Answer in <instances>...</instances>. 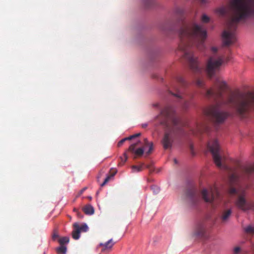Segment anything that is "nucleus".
Listing matches in <instances>:
<instances>
[{
	"instance_id": "nucleus-36",
	"label": "nucleus",
	"mask_w": 254,
	"mask_h": 254,
	"mask_svg": "<svg viewBox=\"0 0 254 254\" xmlns=\"http://www.w3.org/2000/svg\"><path fill=\"white\" fill-rule=\"evenodd\" d=\"M149 171H150V173H152V172H153L154 171V168L153 166H150L149 168Z\"/></svg>"
},
{
	"instance_id": "nucleus-13",
	"label": "nucleus",
	"mask_w": 254,
	"mask_h": 254,
	"mask_svg": "<svg viewBox=\"0 0 254 254\" xmlns=\"http://www.w3.org/2000/svg\"><path fill=\"white\" fill-rule=\"evenodd\" d=\"M162 143L165 149H167L171 147L172 139L171 132H167L165 133L164 137L162 140Z\"/></svg>"
},
{
	"instance_id": "nucleus-18",
	"label": "nucleus",
	"mask_w": 254,
	"mask_h": 254,
	"mask_svg": "<svg viewBox=\"0 0 254 254\" xmlns=\"http://www.w3.org/2000/svg\"><path fill=\"white\" fill-rule=\"evenodd\" d=\"M83 211L87 215H92L94 212L93 207L90 204H87L82 208Z\"/></svg>"
},
{
	"instance_id": "nucleus-30",
	"label": "nucleus",
	"mask_w": 254,
	"mask_h": 254,
	"mask_svg": "<svg viewBox=\"0 0 254 254\" xmlns=\"http://www.w3.org/2000/svg\"><path fill=\"white\" fill-rule=\"evenodd\" d=\"M201 21L204 23H208L209 21V18L205 14H203L201 17Z\"/></svg>"
},
{
	"instance_id": "nucleus-12",
	"label": "nucleus",
	"mask_w": 254,
	"mask_h": 254,
	"mask_svg": "<svg viewBox=\"0 0 254 254\" xmlns=\"http://www.w3.org/2000/svg\"><path fill=\"white\" fill-rule=\"evenodd\" d=\"M140 143V141H138L135 143H132L130 145L128 150L132 153H134L136 156H141L144 153V149L142 147H139L135 149L136 147L139 143Z\"/></svg>"
},
{
	"instance_id": "nucleus-38",
	"label": "nucleus",
	"mask_w": 254,
	"mask_h": 254,
	"mask_svg": "<svg viewBox=\"0 0 254 254\" xmlns=\"http://www.w3.org/2000/svg\"><path fill=\"white\" fill-rule=\"evenodd\" d=\"M147 124H143V125H142V127H143V128H145V127H147Z\"/></svg>"
},
{
	"instance_id": "nucleus-19",
	"label": "nucleus",
	"mask_w": 254,
	"mask_h": 254,
	"mask_svg": "<svg viewBox=\"0 0 254 254\" xmlns=\"http://www.w3.org/2000/svg\"><path fill=\"white\" fill-rule=\"evenodd\" d=\"M231 213L232 211L231 209L226 210L223 212L221 216V220L222 222L224 223L228 220V218L231 214Z\"/></svg>"
},
{
	"instance_id": "nucleus-9",
	"label": "nucleus",
	"mask_w": 254,
	"mask_h": 254,
	"mask_svg": "<svg viewBox=\"0 0 254 254\" xmlns=\"http://www.w3.org/2000/svg\"><path fill=\"white\" fill-rule=\"evenodd\" d=\"M186 195L188 204L190 207L196 206L200 200L197 190L193 187H191L186 190Z\"/></svg>"
},
{
	"instance_id": "nucleus-40",
	"label": "nucleus",
	"mask_w": 254,
	"mask_h": 254,
	"mask_svg": "<svg viewBox=\"0 0 254 254\" xmlns=\"http://www.w3.org/2000/svg\"><path fill=\"white\" fill-rule=\"evenodd\" d=\"M174 161H175V162L176 163H177V160H176V159H175V160H174Z\"/></svg>"
},
{
	"instance_id": "nucleus-20",
	"label": "nucleus",
	"mask_w": 254,
	"mask_h": 254,
	"mask_svg": "<svg viewBox=\"0 0 254 254\" xmlns=\"http://www.w3.org/2000/svg\"><path fill=\"white\" fill-rule=\"evenodd\" d=\"M245 233L248 234H254V226L252 225H249L244 228Z\"/></svg>"
},
{
	"instance_id": "nucleus-24",
	"label": "nucleus",
	"mask_w": 254,
	"mask_h": 254,
	"mask_svg": "<svg viewBox=\"0 0 254 254\" xmlns=\"http://www.w3.org/2000/svg\"><path fill=\"white\" fill-rule=\"evenodd\" d=\"M58 254H65L66 252V248L64 246H61L57 249Z\"/></svg>"
},
{
	"instance_id": "nucleus-15",
	"label": "nucleus",
	"mask_w": 254,
	"mask_h": 254,
	"mask_svg": "<svg viewBox=\"0 0 254 254\" xmlns=\"http://www.w3.org/2000/svg\"><path fill=\"white\" fill-rule=\"evenodd\" d=\"M114 244L115 242H114L113 239H111L105 244L100 243L99 246L102 247L101 251L102 252H104L106 251H110L112 249L113 246L114 245Z\"/></svg>"
},
{
	"instance_id": "nucleus-23",
	"label": "nucleus",
	"mask_w": 254,
	"mask_h": 254,
	"mask_svg": "<svg viewBox=\"0 0 254 254\" xmlns=\"http://www.w3.org/2000/svg\"><path fill=\"white\" fill-rule=\"evenodd\" d=\"M69 239L68 237H64L59 239V242L61 246H64V244L69 242Z\"/></svg>"
},
{
	"instance_id": "nucleus-28",
	"label": "nucleus",
	"mask_w": 254,
	"mask_h": 254,
	"mask_svg": "<svg viewBox=\"0 0 254 254\" xmlns=\"http://www.w3.org/2000/svg\"><path fill=\"white\" fill-rule=\"evenodd\" d=\"M207 127H203V128L201 127H197V130H192V133L194 134H197V133L199 132L201 133L202 132V131L206 130Z\"/></svg>"
},
{
	"instance_id": "nucleus-3",
	"label": "nucleus",
	"mask_w": 254,
	"mask_h": 254,
	"mask_svg": "<svg viewBox=\"0 0 254 254\" xmlns=\"http://www.w3.org/2000/svg\"><path fill=\"white\" fill-rule=\"evenodd\" d=\"M230 7L231 14L227 20V28L222 35L225 46L236 41L235 31L238 23L254 16V0H233Z\"/></svg>"
},
{
	"instance_id": "nucleus-7",
	"label": "nucleus",
	"mask_w": 254,
	"mask_h": 254,
	"mask_svg": "<svg viewBox=\"0 0 254 254\" xmlns=\"http://www.w3.org/2000/svg\"><path fill=\"white\" fill-rule=\"evenodd\" d=\"M201 195L205 202L212 204L213 207L222 200V196L215 186L211 187L208 190L203 189L201 191Z\"/></svg>"
},
{
	"instance_id": "nucleus-34",
	"label": "nucleus",
	"mask_w": 254,
	"mask_h": 254,
	"mask_svg": "<svg viewBox=\"0 0 254 254\" xmlns=\"http://www.w3.org/2000/svg\"><path fill=\"white\" fill-rule=\"evenodd\" d=\"M73 210H74V211H75L76 213V214H77V215L78 216V217L82 218V217H83L82 215L77 209L74 208Z\"/></svg>"
},
{
	"instance_id": "nucleus-29",
	"label": "nucleus",
	"mask_w": 254,
	"mask_h": 254,
	"mask_svg": "<svg viewBox=\"0 0 254 254\" xmlns=\"http://www.w3.org/2000/svg\"><path fill=\"white\" fill-rule=\"evenodd\" d=\"M127 153H125L124 154V157H121V161L119 163V165H124V164L127 161Z\"/></svg>"
},
{
	"instance_id": "nucleus-8",
	"label": "nucleus",
	"mask_w": 254,
	"mask_h": 254,
	"mask_svg": "<svg viewBox=\"0 0 254 254\" xmlns=\"http://www.w3.org/2000/svg\"><path fill=\"white\" fill-rule=\"evenodd\" d=\"M209 150L211 152L214 161L217 166L221 167L222 166V158L220 155V147L217 140H213L209 141L207 144Z\"/></svg>"
},
{
	"instance_id": "nucleus-21",
	"label": "nucleus",
	"mask_w": 254,
	"mask_h": 254,
	"mask_svg": "<svg viewBox=\"0 0 254 254\" xmlns=\"http://www.w3.org/2000/svg\"><path fill=\"white\" fill-rule=\"evenodd\" d=\"M144 141H145V147L146 146H148L149 147V149L147 151V154H150V153H151V152L152 151V150H153V148H154V147H153V144L152 142H148L147 139H144Z\"/></svg>"
},
{
	"instance_id": "nucleus-32",
	"label": "nucleus",
	"mask_w": 254,
	"mask_h": 254,
	"mask_svg": "<svg viewBox=\"0 0 254 254\" xmlns=\"http://www.w3.org/2000/svg\"><path fill=\"white\" fill-rule=\"evenodd\" d=\"M241 251V249L239 247H235L234 249V253L235 254L239 253Z\"/></svg>"
},
{
	"instance_id": "nucleus-6",
	"label": "nucleus",
	"mask_w": 254,
	"mask_h": 254,
	"mask_svg": "<svg viewBox=\"0 0 254 254\" xmlns=\"http://www.w3.org/2000/svg\"><path fill=\"white\" fill-rule=\"evenodd\" d=\"M176 81L178 85L173 86V88L175 93L170 91V93L174 96L177 97L179 99H183V102L181 103V106L183 109H187L190 106V102L186 99H184L183 97L184 90L187 86V82L184 78L178 75L176 78Z\"/></svg>"
},
{
	"instance_id": "nucleus-26",
	"label": "nucleus",
	"mask_w": 254,
	"mask_h": 254,
	"mask_svg": "<svg viewBox=\"0 0 254 254\" xmlns=\"http://www.w3.org/2000/svg\"><path fill=\"white\" fill-rule=\"evenodd\" d=\"M132 173L138 172L142 170V166L133 165L131 166Z\"/></svg>"
},
{
	"instance_id": "nucleus-14",
	"label": "nucleus",
	"mask_w": 254,
	"mask_h": 254,
	"mask_svg": "<svg viewBox=\"0 0 254 254\" xmlns=\"http://www.w3.org/2000/svg\"><path fill=\"white\" fill-rule=\"evenodd\" d=\"M241 171L242 174L247 176L254 175V164L250 166H242L241 168Z\"/></svg>"
},
{
	"instance_id": "nucleus-11",
	"label": "nucleus",
	"mask_w": 254,
	"mask_h": 254,
	"mask_svg": "<svg viewBox=\"0 0 254 254\" xmlns=\"http://www.w3.org/2000/svg\"><path fill=\"white\" fill-rule=\"evenodd\" d=\"M175 112L174 109L172 107H167L161 112H160V117L161 115L167 117L176 127L179 124V120L175 117Z\"/></svg>"
},
{
	"instance_id": "nucleus-10",
	"label": "nucleus",
	"mask_w": 254,
	"mask_h": 254,
	"mask_svg": "<svg viewBox=\"0 0 254 254\" xmlns=\"http://www.w3.org/2000/svg\"><path fill=\"white\" fill-rule=\"evenodd\" d=\"M208 225L207 218H204L197 221L194 228V235L200 238H205Z\"/></svg>"
},
{
	"instance_id": "nucleus-4",
	"label": "nucleus",
	"mask_w": 254,
	"mask_h": 254,
	"mask_svg": "<svg viewBox=\"0 0 254 254\" xmlns=\"http://www.w3.org/2000/svg\"><path fill=\"white\" fill-rule=\"evenodd\" d=\"M239 177L234 173L229 178L230 189L229 192L230 194H237V200L236 201V206L243 211L250 210L254 207V203L252 201L246 200L245 198V190L239 187Z\"/></svg>"
},
{
	"instance_id": "nucleus-22",
	"label": "nucleus",
	"mask_w": 254,
	"mask_h": 254,
	"mask_svg": "<svg viewBox=\"0 0 254 254\" xmlns=\"http://www.w3.org/2000/svg\"><path fill=\"white\" fill-rule=\"evenodd\" d=\"M117 173V171H114L112 174L109 176H108L105 179L104 181L103 182V183L101 185V187H103L105 186L110 180V179L114 177L115 174Z\"/></svg>"
},
{
	"instance_id": "nucleus-16",
	"label": "nucleus",
	"mask_w": 254,
	"mask_h": 254,
	"mask_svg": "<svg viewBox=\"0 0 254 254\" xmlns=\"http://www.w3.org/2000/svg\"><path fill=\"white\" fill-rule=\"evenodd\" d=\"M73 230L72 233V238L75 240H78L80 237V232L79 231V229L78 227V223H75L73 225Z\"/></svg>"
},
{
	"instance_id": "nucleus-41",
	"label": "nucleus",
	"mask_w": 254,
	"mask_h": 254,
	"mask_svg": "<svg viewBox=\"0 0 254 254\" xmlns=\"http://www.w3.org/2000/svg\"><path fill=\"white\" fill-rule=\"evenodd\" d=\"M157 104L154 105L155 106H157Z\"/></svg>"
},
{
	"instance_id": "nucleus-39",
	"label": "nucleus",
	"mask_w": 254,
	"mask_h": 254,
	"mask_svg": "<svg viewBox=\"0 0 254 254\" xmlns=\"http://www.w3.org/2000/svg\"><path fill=\"white\" fill-rule=\"evenodd\" d=\"M153 192L157 194L158 192V190H153Z\"/></svg>"
},
{
	"instance_id": "nucleus-25",
	"label": "nucleus",
	"mask_w": 254,
	"mask_h": 254,
	"mask_svg": "<svg viewBox=\"0 0 254 254\" xmlns=\"http://www.w3.org/2000/svg\"><path fill=\"white\" fill-rule=\"evenodd\" d=\"M216 12L221 16H224L227 13V9L225 7H220L216 9Z\"/></svg>"
},
{
	"instance_id": "nucleus-31",
	"label": "nucleus",
	"mask_w": 254,
	"mask_h": 254,
	"mask_svg": "<svg viewBox=\"0 0 254 254\" xmlns=\"http://www.w3.org/2000/svg\"><path fill=\"white\" fill-rule=\"evenodd\" d=\"M196 84L199 87H202L203 86V81L200 79H198L196 81Z\"/></svg>"
},
{
	"instance_id": "nucleus-33",
	"label": "nucleus",
	"mask_w": 254,
	"mask_h": 254,
	"mask_svg": "<svg viewBox=\"0 0 254 254\" xmlns=\"http://www.w3.org/2000/svg\"><path fill=\"white\" fill-rule=\"evenodd\" d=\"M86 189H87V187H84V188H83L82 190H81L79 191V192H78V194H77V196H80V195H81V194L83 193V192H84V191Z\"/></svg>"
},
{
	"instance_id": "nucleus-5",
	"label": "nucleus",
	"mask_w": 254,
	"mask_h": 254,
	"mask_svg": "<svg viewBox=\"0 0 254 254\" xmlns=\"http://www.w3.org/2000/svg\"><path fill=\"white\" fill-rule=\"evenodd\" d=\"M217 51V48L211 47V51L212 55L208 58L207 62L205 71L210 78L213 77L220 70L224 62V57L222 56H217L216 55Z\"/></svg>"
},
{
	"instance_id": "nucleus-1",
	"label": "nucleus",
	"mask_w": 254,
	"mask_h": 254,
	"mask_svg": "<svg viewBox=\"0 0 254 254\" xmlns=\"http://www.w3.org/2000/svg\"><path fill=\"white\" fill-rule=\"evenodd\" d=\"M228 88L225 81L217 78L214 86L206 91L205 97L213 99L216 103L205 109L203 112L215 123H222L229 116V112L223 110L225 106L235 109L241 118H245L254 107V93L245 94L239 91L231 92L225 99L223 94Z\"/></svg>"
},
{
	"instance_id": "nucleus-42",
	"label": "nucleus",
	"mask_w": 254,
	"mask_h": 254,
	"mask_svg": "<svg viewBox=\"0 0 254 254\" xmlns=\"http://www.w3.org/2000/svg\"><path fill=\"white\" fill-rule=\"evenodd\" d=\"M191 149L192 150V146H191Z\"/></svg>"
},
{
	"instance_id": "nucleus-27",
	"label": "nucleus",
	"mask_w": 254,
	"mask_h": 254,
	"mask_svg": "<svg viewBox=\"0 0 254 254\" xmlns=\"http://www.w3.org/2000/svg\"><path fill=\"white\" fill-rule=\"evenodd\" d=\"M78 227L79 229V231L80 232H87L88 230V227L87 225L86 224H83L81 225L80 226L78 224Z\"/></svg>"
},
{
	"instance_id": "nucleus-2",
	"label": "nucleus",
	"mask_w": 254,
	"mask_h": 254,
	"mask_svg": "<svg viewBox=\"0 0 254 254\" xmlns=\"http://www.w3.org/2000/svg\"><path fill=\"white\" fill-rule=\"evenodd\" d=\"M184 13L185 11L182 7L175 8V14L180 26L178 31L180 39L179 50L182 52L191 71L195 74H199L202 72V69L199 66L197 57L194 55L191 47L194 46L199 51H203L205 49L204 42L207 38V31L202 26L195 23L184 25Z\"/></svg>"
},
{
	"instance_id": "nucleus-35",
	"label": "nucleus",
	"mask_w": 254,
	"mask_h": 254,
	"mask_svg": "<svg viewBox=\"0 0 254 254\" xmlns=\"http://www.w3.org/2000/svg\"><path fill=\"white\" fill-rule=\"evenodd\" d=\"M59 238V235L57 233L55 232L52 236V238L54 240H56L57 238Z\"/></svg>"
},
{
	"instance_id": "nucleus-17",
	"label": "nucleus",
	"mask_w": 254,
	"mask_h": 254,
	"mask_svg": "<svg viewBox=\"0 0 254 254\" xmlns=\"http://www.w3.org/2000/svg\"><path fill=\"white\" fill-rule=\"evenodd\" d=\"M141 135V133H136V134H134L133 135H130L127 137H126V138H124L123 139H122V140H121L118 143V147H120L126 141V140H131L133 138H136L137 137H138L140 135Z\"/></svg>"
},
{
	"instance_id": "nucleus-37",
	"label": "nucleus",
	"mask_w": 254,
	"mask_h": 254,
	"mask_svg": "<svg viewBox=\"0 0 254 254\" xmlns=\"http://www.w3.org/2000/svg\"><path fill=\"white\" fill-rule=\"evenodd\" d=\"M202 4H205L207 2L206 0H198Z\"/></svg>"
}]
</instances>
